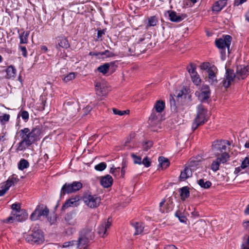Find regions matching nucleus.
I'll return each instance as SVG.
<instances>
[{
    "instance_id": "obj_54",
    "label": "nucleus",
    "mask_w": 249,
    "mask_h": 249,
    "mask_svg": "<svg viewBox=\"0 0 249 249\" xmlns=\"http://www.w3.org/2000/svg\"><path fill=\"white\" fill-rule=\"evenodd\" d=\"M76 241H73V240L71 241H68V242H66L63 244L62 247L63 248H67L68 247L72 246L74 245L75 244L76 245Z\"/></svg>"
},
{
    "instance_id": "obj_24",
    "label": "nucleus",
    "mask_w": 249,
    "mask_h": 249,
    "mask_svg": "<svg viewBox=\"0 0 249 249\" xmlns=\"http://www.w3.org/2000/svg\"><path fill=\"white\" fill-rule=\"evenodd\" d=\"M192 169L189 167H185L184 170L181 172L179 179L180 181H184L188 178L192 177Z\"/></svg>"
},
{
    "instance_id": "obj_60",
    "label": "nucleus",
    "mask_w": 249,
    "mask_h": 249,
    "mask_svg": "<svg viewBox=\"0 0 249 249\" xmlns=\"http://www.w3.org/2000/svg\"><path fill=\"white\" fill-rule=\"evenodd\" d=\"M145 146H146V147H144V148L145 150H147L149 148H150V147H151L152 146V142H146L145 143Z\"/></svg>"
},
{
    "instance_id": "obj_23",
    "label": "nucleus",
    "mask_w": 249,
    "mask_h": 249,
    "mask_svg": "<svg viewBox=\"0 0 249 249\" xmlns=\"http://www.w3.org/2000/svg\"><path fill=\"white\" fill-rule=\"evenodd\" d=\"M217 158L213 161L211 166V169L214 172H216L219 169V166L221 163H226L228 159H224L225 160H222L221 157H216Z\"/></svg>"
},
{
    "instance_id": "obj_61",
    "label": "nucleus",
    "mask_w": 249,
    "mask_h": 249,
    "mask_svg": "<svg viewBox=\"0 0 249 249\" xmlns=\"http://www.w3.org/2000/svg\"><path fill=\"white\" fill-rule=\"evenodd\" d=\"M242 169H243L241 166L235 168V170L234 171V174H235V175L238 174L240 172V171H241Z\"/></svg>"
},
{
    "instance_id": "obj_39",
    "label": "nucleus",
    "mask_w": 249,
    "mask_h": 249,
    "mask_svg": "<svg viewBox=\"0 0 249 249\" xmlns=\"http://www.w3.org/2000/svg\"><path fill=\"white\" fill-rule=\"evenodd\" d=\"M107 167V164L104 162H100L99 164L96 165L94 167V169L98 171H102L104 170Z\"/></svg>"
},
{
    "instance_id": "obj_20",
    "label": "nucleus",
    "mask_w": 249,
    "mask_h": 249,
    "mask_svg": "<svg viewBox=\"0 0 249 249\" xmlns=\"http://www.w3.org/2000/svg\"><path fill=\"white\" fill-rule=\"evenodd\" d=\"M80 235L87 239L92 240L94 237V231L92 227H86L81 231Z\"/></svg>"
},
{
    "instance_id": "obj_34",
    "label": "nucleus",
    "mask_w": 249,
    "mask_h": 249,
    "mask_svg": "<svg viewBox=\"0 0 249 249\" xmlns=\"http://www.w3.org/2000/svg\"><path fill=\"white\" fill-rule=\"evenodd\" d=\"M197 183L203 189H209L212 186V183L211 181L208 180H206L205 181V179L203 178L198 180Z\"/></svg>"
},
{
    "instance_id": "obj_52",
    "label": "nucleus",
    "mask_w": 249,
    "mask_h": 249,
    "mask_svg": "<svg viewBox=\"0 0 249 249\" xmlns=\"http://www.w3.org/2000/svg\"><path fill=\"white\" fill-rule=\"evenodd\" d=\"M249 165V159L248 157H246L244 160L242 161L241 166L242 169H245Z\"/></svg>"
},
{
    "instance_id": "obj_44",
    "label": "nucleus",
    "mask_w": 249,
    "mask_h": 249,
    "mask_svg": "<svg viewBox=\"0 0 249 249\" xmlns=\"http://www.w3.org/2000/svg\"><path fill=\"white\" fill-rule=\"evenodd\" d=\"M57 216L54 213L51 214L48 217V220L51 225L54 224L56 221Z\"/></svg>"
},
{
    "instance_id": "obj_51",
    "label": "nucleus",
    "mask_w": 249,
    "mask_h": 249,
    "mask_svg": "<svg viewBox=\"0 0 249 249\" xmlns=\"http://www.w3.org/2000/svg\"><path fill=\"white\" fill-rule=\"evenodd\" d=\"M120 169V167H117V168L112 167V168H111V169L110 170V173L111 174H112V175H113L114 176H118L119 175Z\"/></svg>"
},
{
    "instance_id": "obj_64",
    "label": "nucleus",
    "mask_w": 249,
    "mask_h": 249,
    "mask_svg": "<svg viewBox=\"0 0 249 249\" xmlns=\"http://www.w3.org/2000/svg\"><path fill=\"white\" fill-rule=\"evenodd\" d=\"M244 213L246 215H249V204L247 206L246 209H245Z\"/></svg>"
},
{
    "instance_id": "obj_2",
    "label": "nucleus",
    "mask_w": 249,
    "mask_h": 249,
    "mask_svg": "<svg viewBox=\"0 0 249 249\" xmlns=\"http://www.w3.org/2000/svg\"><path fill=\"white\" fill-rule=\"evenodd\" d=\"M231 143L227 140H216L212 145V151L215 157H221L222 160L229 159L230 156L227 150Z\"/></svg>"
},
{
    "instance_id": "obj_26",
    "label": "nucleus",
    "mask_w": 249,
    "mask_h": 249,
    "mask_svg": "<svg viewBox=\"0 0 249 249\" xmlns=\"http://www.w3.org/2000/svg\"><path fill=\"white\" fill-rule=\"evenodd\" d=\"M131 225L135 230V231L134 233V235L140 234L142 232L144 229V225L142 223L132 222H131Z\"/></svg>"
},
{
    "instance_id": "obj_32",
    "label": "nucleus",
    "mask_w": 249,
    "mask_h": 249,
    "mask_svg": "<svg viewBox=\"0 0 249 249\" xmlns=\"http://www.w3.org/2000/svg\"><path fill=\"white\" fill-rule=\"evenodd\" d=\"M18 181L19 179L15 177V175H13L11 177L9 178L4 185L9 189L11 186L14 185Z\"/></svg>"
},
{
    "instance_id": "obj_35",
    "label": "nucleus",
    "mask_w": 249,
    "mask_h": 249,
    "mask_svg": "<svg viewBox=\"0 0 249 249\" xmlns=\"http://www.w3.org/2000/svg\"><path fill=\"white\" fill-rule=\"evenodd\" d=\"M6 71L7 73V77L8 78H11L15 77L16 74V69L12 65L9 66L7 68Z\"/></svg>"
},
{
    "instance_id": "obj_62",
    "label": "nucleus",
    "mask_w": 249,
    "mask_h": 249,
    "mask_svg": "<svg viewBox=\"0 0 249 249\" xmlns=\"http://www.w3.org/2000/svg\"><path fill=\"white\" fill-rule=\"evenodd\" d=\"M165 249H178V248L173 245H169L165 247Z\"/></svg>"
},
{
    "instance_id": "obj_56",
    "label": "nucleus",
    "mask_w": 249,
    "mask_h": 249,
    "mask_svg": "<svg viewBox=\"0 0 249 249\" xmlns=\"http://www.w3.org/2000/svg\"><path fill=\"white\" fill-rule=\"evenodd\" d=\"M19 48L22 52V55L26 57L27 56V52L26 47L24 46H19Z\"/></svg>"
},
{
    "instance_id": "obj_31",
    "label": "nucleus",
    "mask_w": 249,
    "mask_h": 249,
    "mask_svg": "<svg viewBox=\"0 0 249 249\" xmlns=\"http://www.w3.org/2000/svg\"><path fill=\"white\" fill-rule=\"evenodd\" d=\"M19 33V31H18ZM29 31H23L19 33V37L20 44H26L28 42V37L29 35Z\"/></svg>"
},
{
    "instance_id": "obj_48",
    "label": "nucleus",
    "mask_w": 249,
    "mask_h": 249,
    "mask_svg": "<svg viewBox=\"0 0 249 249\" xmlns=\"http://www.w3.org/2000/svg\"><path fill=\"white\" fill-rule=\"evenodd\" d=\"M151 160L147 157H145L143 160H142V164H143L145 167H149L151 166Z\"/></svg>"
},
{
    "instance_id": "obj_63",
    "label": "nucleus",
    "mask_w": 249,
    "mask_h": 249,
    "mask_svg": "<svg viewBox=\"0 0 249 249\" xmlns=\"http://www.w3.org/2000/svg\"><path fill=\"white\" fill-rule=\"evenodd\" d=\"M184 91L182 90H181L179 91L177 96L178 98H181L182 97V96L184 95Z\"/></svg>"
},
{
    "instance_id": "obj_21",
    "label": "nucleus",
    "mask_w": 249,
    "mask_h": 249,
    "mask_svg": "<svg viewBox=\"0 0 249 249\" xmlns=\"http://www.w3.org/2000/svg\"><path fill=\"white\" fill-rule=\"evenodd\" d=\"M90 240V239L80 235L78 241L76 242L77 247L81 249H87Z\"/></svg>"
},
{
    "instance_id": "obj_38",
    "label": "nucleus",
    "mask_w": 249,
    "mask_h": 249,
    "mask_svg": "<svg viewBox=\"0 0 249 249\" xmlns=\"http://www.w3.org/2000/svg\"><path fill=\"white\" fill-rule=\"evenodd\" d=\"M160 112H157L153 109L151 114L149 118V120L153 122L158 120L160 116Z\"/></svg>"
},
{
    "instance_id": "obj_9",
    "label": "nucleus",
    "mask_w": 249,
    "mask_h": 249,
    "mask_svg": "<svg viewBox=\"0 0 249 249\" xmlns=\"http://www.w3.org/2000/svg\"><path fill=\"white\" fill-rule=\"evenodd\" d=\"M187 71L189 73L192 82L196 86L200 85L201 80L198 73L196 71V66L191 63L189 66L187 67Z\"/></svg>"
},
{
    "instance_id": "obj_46",
    "label": "nucleus",
    "mask_w": 249,
    "mask_h": 249,
    "mask_svg": "<svg viewBox=\"0 0 249 249\" xmlns=\"http://www.w3.org/2000/svg\"><path fill=\"white\" fill-rule=\"evenodd\" d=\"M75 77L74 72H70L64 78V81L66 82L73 79Z\"/></svg>"
},
{
    "instance_id": "obj_11",
    "label": "nucleus",
    "mask_w": 249,
    "mask_h": 249,
    "mask_svg": "<svg viewBox=\"0 0 249 249\" xmlns=\"http://www.w3.org/2000/svg\"><path fill=\"white\" fill-rule=\"evenodd\" d=\"M174 208L173 198L169 197L163 200L160 203V211L161 213H169L172 211Z\"/></svg>"
},
{
    "instance_id": "obj_40",
    "label": "nucleus",
    "mask_w": 249,
    "mask_h": 249,
    "mask_svg": "<svg viewBox=\"0 0 249 249\" xmlns=\"http://www.w3.org/2000/svg\"><path fill=\"white\" fill-rule=\"evenodd\" d=\"M131 157L133 160V162L134 164H138L140 165L142 164V158L141 157L137 156L134 153H131Z\"/></svg>"
},
{
    "instance_id": "obj_36",
    "label": "nucleus",
    "mask_w": 249,
    "mask_h": 249,
    "mask_svg": "<svg viewBox=\"0 0 249 249\" xmlns=\"http://www.w3.org/2000/svg\"><path fill=\"white\" fill-rule=\"evenodd\" d=\"M158 22V18L155 16H151L148 18V23L147 24L146 27V28H148L151 26H155L157 25Z\"/></svg>"
},
{
    "instance_id": "obj_19",
    "label": "nucleus",
    "mask_w": 249,
    "mask_h": 249,
    "mask_svg": "<svg viewBox=\"0 0 249 249\" xmlns=\"http://www.w3.org/2000/svg\"><path fill=\"white\" fill-rule=\"evenodd\" d=\"M109 220V218H108L107 222L105 221L103 222L97 229V233L102 237H105L107 235V230L110 228L111 225Z\"/></svg>"
},
{
    "instance_id": "obj_49",
    "label": "nucleus",
    "mask_w": 249,
    "mask_h": 249,
    "mask_svg": "<svg viewBox=\"0 0 249 249\" xmlns=\"http://www.w3.org/2000/svg\"><path fill=\"white\" fill-rule=\"evenodd\" d=\"M217 69L216 67L212 65V68L207 71L208 76L212 75H216V73L217 72Z\"/></svg>"
},
{
    "instance_id": "obj_22",
    "label": "nucleus",
    "mask_w": 249,
    "mask_h": 249,
    "mask_svg": "<svg viewBox=\"0 0 249 249\" xmlns=\"http://www.w3.org/2000/svg\"><path fill=\"white\" fill-rule=\"evenodd\" d=\"M113 183V178L109 175H107L102 177L100 179V183L104 188H108L110 187Z\"/></svg>"
},
{
    "instance_id": "obj_13",
    "label": "nucleus",
    "mask_w": 249,
    "mask_h": 249,
    "mask_svg": "<svg viewBox=\"0 0 249 249\" xmlns=\"http://www.w3.org/2000/svg\"><path fill=\"white\" fill-rule=\"evenodd\" d=\"M235 78H236V75L234 73L233 71L230 69H227L225 78L222 81L223 86L225 88H228Z\"/></svg>"
},
{
    "instance_id": "obj_5",
    "label": "nucleus",
    "mask_w": 249,
    "mask_h": 249,
    "mask_svg": "<svg viewBox=\"0 0 249 249\" xmlns=\"http://www.w3.org/2000/svg\"><path fill=\"white\" fill-rule=\"evenodd\" d=\"M83 184L80 181H73L72 183H66L61 188L60 196L66 194L75 193L82 188Z\"/></svg>"
},
{
    "instance_id": "obj_1",
    "label": "nucleus",
    "mask_w": 249,
    "mask_h": 249,
    "mask_svg": "<svg viewBox=\"0 0 249 249\" xmlns=\"http://www.w3.org/2000/svg\"><path fill=\"white\" fill-rule=\"evenodd\" d=\"M41 133V129L37 126L32 129L25 127L19 130L18 134L21 141L17 144L16 151L17 152L24 151L39 140Z\"/></svg>"
},
{
    "instance_id": "obj_28",
    "label": "nucleus",
    "mask_w": 249,
    "mask_h": 249,
    "mask_svg": "<svg viewBox=\"0 0 249 249\" xmlns=\"http://www.w3.org/2000/svg\"><path fill=\"white\" fill-rule=\"evenodd\" d=\"M65 221L67 224L70 225H74L76 223V220L74 218L72 213H67L65 216Z\"/></svg>"
},
{
    "instance_id": "obj_8",
    "label": "nucleus",
    "mask_w": 249,
    "mask_h": 249,
    "mask_svg": "<svg viewBox=\"0 0 249 249\" xmlns=\"http://www.w3.org/2000/svg\"><path fill=\"white\" fill-rule=\"evenodd\" d=\"M85 203L90 208L98 207L101 203V198L96 195L86 194L83 196Z\"/></svg>"
},
{
    "instance_id": "obj_15",
    "label": "nucleus",
    "mask_w": 249,
    "mask_h": 249,
    "mask_svg": "<svg viewBox=\"0 0 249 249\" xmlns=\"http://www.w3.org/2000/svg\"><path fill=\"white\" fill-rule=\"evenodd\" d=\"M70 47L68 38L63 35L57 36L55 38V47L58 50L60 48L68 49Z\"/></svg>"
},
{
    "instance_id": "obj_33",
    "label": "nucleus",
    "mask_w": 249,
    "mask_h": 249,
    "mask_svg": "<svg viewBox=\"0 0 249 249\" xmlns=\"http://www.w3.org/2000/svg\"><path fill=\"white\" fill-rule=\"evenodd\" d=\"M158 160L160 165L162 169H165L170 165V161L169 160L164 157H160Z\"/></svg>"
},
{
    "instance_id": "obj_50",
    "label": "nucleus",
    "mask_w": 249,
    "mask_h": 249,
    "mask_svg": "<svg viewBox=\"0 0 249 249\" xmlns=\"http://www.w3.org/2000/svg\"><path fill=\"white\" fill-rule=\"evenodd\" d=\"M175 216L178 218L181 222H185L187 219L185 216L181 215V213L178 211L176 212Z\"/></svg>"
},
{
    "instance_id": "obj_16",
    "label": "nucleus",
    "mask_w": 249,
    "mask_h": 249,
    "mask_svg": "<svg viewBox=\"0 0 249 249\" xmlns=\"http://www.w3.org/2000/svg\"><path fill=\"white\" fill-rule=\"evenodd\" d=\"M235 74L238 80L245 79L249 74V66H237Z\"/></svg>"
},
{
    "instance_id": "obj_57",
    "label": "nucleus",
    "mask_w": 249,
    "mask_h": 249,
    "mask_svg": "<svg viewBox=\"0 0 249 249\" xmlns=\"http://www.w3.org/2000/svg\"><path fill=\"white\" fill-rule=\"evenodd\" d=\"M105 34L104 30H98L97 32V38H100L103 35Z\"/></svg>"
},
{
    "instance_id": "obj_42",
    "label": "nucleus",
    "mask_w": 249,
    "mask_h": 249,
    "mask_svg": "<svg viewBox=\"0 0 249 249\" xmlns=\"http://www.w3.org/2000/svg\"><path fill=\"white\" fill-rule=\"evenodd\" d=\"M212 65L209 62H203L200 66V68L201 70H204L207 71L212 68Z\"/></svg>"
},
{
    "instance_id": "obj_43",
    "label": "nucleus",
    "mask_w": 249,
    "mask_h": 249,
    "mask_svg": "<svg viewBox=\"0 0 249 249\" xmlns=\"http://www.w3.org/2000/svg\"><path fill=\"white\" fill-rule=\"evenodd\" d=\"M208 81L212 85H216L217 83L216 75L208 76Z\"/></svg>"
},
{
    "instance_id": "obj_55",
    "label": "nucleus",
    "mask_w": 249,
    "mask_h": 249,
    "mask_svg": "<svg viewBox=\"0 0 249 249\" xmlns=\"http://www.w3.org/2000/svg\"><path fill=\"white\" fill-rule=\"evenodd\" d=\"M20 116L25 121H27L29 119V113L26 111H22L21 112Z\"/></svg>"
},
{
    "instance_id": "obj_3",
    "label": "nucleus",
    "mask_w": 249,
    "mask_h": 249,
    "mask_svg": "<svg viewBox=\"0 0 249 249\" xmlns=\"http://www.w3.org/2000/svg\"><path fill=\"white\" fill-rule=\"evenodd\" d=\"M27 242L31 244H40L44 242V237L43 232L41 230L37 229L33 230L25 236Z\"/></svg>"
},
{
    "instance_id": "obj_17",
    "label": "nucleus",
    "mask_w": 249,
    "mask_h": 249,
    "mask_svg": "<svg viewBox=\"0 0 249 249\" xmlns=\"http://www.w3.org/2000/svg\"><path fill=\"white\" fill-rule=\"evenodd\" d=\"M80 197L78 196H75L74 197H71L69 199L67 200L65 203L61 207L62 211H65L66 209L70 207H76L79 205V201Z\"/></svg>"
},
{
    "instance_id": "obj_45",
    "label": "nucleus",
    "mask_w": 249,
    "mask_h": 249,
    "mask_svg": "<svg viewBox=\"0 0 249 249\" xmlns=\"http://www.w3.org/2000/svg\"><path fill=\"white\" fill-rule=\"evenodd\" d=\"M112 110L114 114L119 116H123L126 114L127 112H129V110H120L115 108H113Z\"/></svg>"
},
{
    "instance_id": "obj_53",
    "label": "nucleus",
    "mask_w": 249,
    "mask_h": 249,
    "mask_svg": "<svg viewBox=\"0 0 249 249\" xmlns=\"http://www.w3.org/2000/svg\"><path fill=\"white\" fill-rule=\"evenodd\" d=\"M11 208L13 210L12 212H18L21 210V209H20V205L19 203L13 204L11 206Z\"/></svg>"
},
{
    "instance_id": "obj_47",
    "label": "nucleus",
    "mask_w": 249,
    "mask_h": 249,
    "mask_svg": "<svg viewBox=\"0 0 249 249\" xmlns=\"http://www.w3.org/2000/svg\"><path fill=\"white\" fill-rule=\"evenodd\" d=\"M100 55H105L106 57H112L115 55V54L108 50H106L103 52H101Z\"/></svg>"
},
{
    "instance_id": "obj_4",
    "label": "nucleus",
    "mask_w": 249,
    "mask_h": 249,
    "mask_svg": "<svg viewBox=\"0 0 249 249\" xmlns=\"http://www.w3.org/2000/svg\"><path fill=\"white\" fill-rule=\"evenodd\" d=\"M207 110L204 108L202 105H199L197 107V116L192 124V129L196 130L198 126L204 124L206 121V114Z\"/></svg>"
},
{
    "instance_id": "obj_41",
    "label": "nucleus",
    "mask_w": 249,
    "mask_h": 249,
    "mask_svg": "<svg viewBox=\"0 0 249 249\" xmlns=\"http://www.w3.org/2000/svg\"><path fill=\"white\" fill-rule=\"evenodd\" d=\"M10 119V115L7 114H4V115L2 116H0V123L4 124H5L6 122H7L9 121Z\"/></svg>"
},
{
    "instance_id": "obj_27",
    "label": "nucleus",
    "mask_w": 249,
    "mask_h": 249,
    "mask_svg": "<svg viewBox=\"0 0 249 249\" xmlns=\"http://www.w3.org/2000/svg\"><path fill=\"white\" fill-rule=\"evenodd\" d=\"M165 107L164 101L162 100H158L156 102L153 109L157 112H162Z\"/></svg>"
},
{
    "instance_id": "obj_14",
    "label": "nucleus",
    "mask_w": 249,
    "mask_h": 249,
    "mask_svg": "<svg viewBox=\"0 0 249 249\" xmlns=\"http://www.w3.org/2000/svg\"><path fill=\"white\" fill-rule=\"evenodd\" d=\"M96 94L99 96H105L107 93V83L105 81L101 80L95 82Z\"/></svg>"
},
{
    "instance_id": "obj_6",
    "label": "nucleus",
    "mask_w": 249,
    "mask_h": 249,
    "mask_svg": "<svg viewBox=\"0 0 249 249\" xmlns=\"http://www.w3.org/2000/svg\"><path fill=\"white\" fill-rule=\"evenodd\" d=\"M28 215L27 213L23 209L18 212H12L11 215L7 218L2 220V222L6 223H11L15 221L22 222L27 218Z\"/></svg>"
},
{
    "instance_id": "obj_30",
    "label": "nucleus",
    "mask_w": 249,
    "mask_h": 249,
    "mask_svg": "<svg viewBox=\"0 0 249 249\" xmlns=\"http://www.w3.org/2000/svg\"><path fill=\"white\" fill-rule=\"evenodd\" d=\"M180 196L182 200H185L190 196L189 188L188 186H184L180 189Z\"/></svg>"
},
{
    "instance_id": "obj_7",
    "label": "nucleus",
    "mask_w": 249,
    "mask_h": 249,
    "mask_svg": "<svg viewBox=\"0 0 249 249\" xmlns=\"http://www.w3.org/2000/svg\"><path fill=\"white\" fill-rule=\"evenodd\" d=\"M231 41V37L229 35H226L222 38L217 39L215 41L216 46L221 50V53L225 54L226 49L227 48L229 51Z\"/></svg>"
},
{
    "instance_id": "obj_12",
    "label": "nucleus",
    "mask_w": 249,
    "mask_h": 249,
    "mask_svg": "<svg viewBox=\"0 0 249 249\" xmlns=\"http://www.w3.org/2000/svg\"><path fill=\"white\" fill-rule=\"evenodd\" d=\"M49 213V210L47 207L40 208L38 206L30 216V219L33 221L38 219L41 216H47Z\"/></svg>"
},
{
    "instance_id": "obj_59",
    "label": "nucleus",
    "mask_w": 249,
    "mask_h": 249,
    "mask_svg": "<svg viewBox=\"0 0 249 249\" xmlns=\"http://www.w3.org/2000/svg\"><path fill=\"white\" fill-rule=\"evenodd\" d=\"M246 1L247 0H235L234 2V5L238 6Z\"/></svg>"
},
{
    "instance_id": "obj_18",
    "label": "nucleus",
    "mask_w": 249,
    "mask_h": 249,
    "mask_svg": "<svg viewBox=\"0 0 249 249\" xmlns=\"http://www.w3.org/2000/svg\"><path fill=\"white\" fill-rule=\"evenodd\" d=\"M167 13H168L169 19L172 22H179L187 17L186 14H178L177 12L172 10L167 11Z\"/></svg>"
},
{
    "instance_id": "obj_37",
    "label": "nucleus",
    "mask_w": 249,
    "mask_h": 249,
    "mask_svg": "<svg viewBox=\"0 0 249 249\" xmlns=\"http://www.w3.org/2000/svg\"><path fill=\"white\" fill-rule=\"evenodd\" d=\"M29 166V162L25 159H21L18 164V168L20 170H23L28 168Z\"/></svg>"
},
{
    "instance_id": "obj_10",
    "label": "nucleus",
    "mask_w": 249,
    "mask_h": 249,
    "mask_svg": "<svg viewBox=\"0 0 249 249\" xmlns=\"http://www.w3.org/2000/svg\"><path fill=\"white\" fill-rule=\"evenodd\" d=\"M195 94L201 102L207 100L210 98L211 94V90L209 86L203 85L200 91H196Z\"/></svg>"
},
{
    "instance_id": "obj_58",
    "label": "nucleus",
    "mask_w": 249,
    "mask_h": 249,
    "mask_svg": "<svg viewBox=\"0 0 249 249\" xmlns=\"http://www.w3.org/2000/svg\"><path fill=\"white\" fill-rule=\"evenodd\" d=\"M8 190V189L4 185V188L0 190V196H3Z\"/></svg>"
},
{
    "instance_id": "obj_25",
    "label": "nucleus",
    "mask_w": 249,
    "mask_h": 249,
    "mask_svg": "<svg viewBox=\"0 0 249 249\" xmlns=\"http://www.w3.org/2000/svg\"><path fill=\"white\" fill-rule=\"evenodd\" d=\"M226 4L227 0H219L214 3L212 10L214 12H218L226 6Z\"/></svg>"
},
{
    "instance_id": "obj_29",
    "label": "nucleus",
    "mask_w": 249,
    "mask_h": 249,
    "mask_svg": "<svg viewBox=\"0 0 249 249\" xmlns=\"http://www.w3.org/2000/svg\"><path fill=\"white\" fill-rule=\"evenodd\" d=\"M113 62L106 63L103 65L98 67L97 68V70L100 72H101L104 74H106L108 71L110 66L113 65Z\"/></svg>"
}]
</instances>
